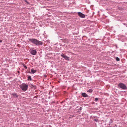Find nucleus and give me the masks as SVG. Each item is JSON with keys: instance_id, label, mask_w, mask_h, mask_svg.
<instances>
[{"instance_id": "1", "label": "nucleus", "mask_w": 127, "mask_h": 127, "mask_svg": "<svg viewBox=\"0 0 127 127\" xmlns=\"http://www.w3.org/2000/svg\"><path fill=\"white\" fill-rule=\"evenodd\" d=\"M29 40L31 43L36 45H42L43 44L42 42L35 39H29Z\"/></svg>"}, {"instance_id": "2", "label": "nucleus", "mask_w": 127, "mask_h": 127, "mask_svg": "<svg viewBox=\"0 0 127 127\" xmlns=\"http://www.w3.org/2000/svg\"><path fill=\"white\" fill-rule=\"evenodd\" d=\"M19 87L23 91H26L28 89V85L25 83H23L20 85Z\"/></svg>"}, {"instance_id": "3", "label": "nucleus", "mask_w": 127, "mask_h": 127, "mask_svg": "<svg viewBox=\"0 0 127 127\" xmlns=\"http://www.w3.org/2000/svg\"><path fill=\"white\" fill-rule=\"evenodd\" d=\"M118 86L119 88L123 89L125 90L127 89V87L126 86L122 83H120L119 84Z\"/></svg>"}, {"instance_id": "4", "label": "nucleus", "mask_w": 127, "mask_h": 127, "mask_svg": "<svg viewBox=\"0 0 127 127\" xmlns=\"http://www.w3.org/2000/svg\"><path fill=\"white\" fill-rule=\"evenodd\" d=\"M29 51L33 55H35L37 53L36 50L35 49H30Z\"/></svg>"}, {"instance_id": "5", "label": "nucleus", "mask_w": 127, "mask_h": 127, "mask_svg": "<svg viewBox=\"0 0 127 127\" xmlns=\"http://www.w3.org/2000/svg\"><path fill=\"white\" fill-rule=\"evenodd\" d=\"M61 56L63 58H64V59L67 61L69 60V57H67L63 53H62L61 55Z\"/></svg>"}, {"instance_id": "6", "label": "nucleus", "mask_w": 127, "mask_h": 127, "mask_svg": "<svg viewBox=\"0 0 127 127\" xmlns=\"http://www.w3.org/2000/svg\"><path fill=\"white\" fill-rule=\"evenodd\" d=\"M78 15L81 18H84L85 17V15L81 12H78Z\"/></svg>"}, {"instance_id": "7", "label": "nucleus", "mask_w": 127, "mask_h": 127, "mask_svg": "<svg viewBox=\"0 0 127 127\" xmlns=\"http://www.w3.org/2000/svg\"><path fill=\"white\" fill-rule=\"evenodd\" d=\"M82 95L84 97H86L88 96V95L85 93H83L82 94Z\"/></svg>"}, {"instance_id": "8", "label": "nucleus", "mask_w": 127, "mask_h": 127, "mask_svg": "<svg viewBox=\"0 0 127 127\" xmlns=\"http://www.w3.org/2000/svg\"><path fill=\"white\" fill-rule=\"evenodd\" d=\"M31 71L32 73L33 74H34V73H35L36 71V70H34L33 69H31Z\"/></svg>"}, {"instance_id": "9", "label": "nucleus", "mask_w": 127, "mask_h": 127, "mask_svg": "<svg viewBox=\"0 0 127 127\" xmlns=\"http://www.w3.org/2000/svg\"><path fill=\"white\" fill-rule=\"evenodd\" d=\"M12 95H13L14 97H18V96L17 94L16 93H13L12 94Z\"/></svg>"}, {"instance_id": "10", "label": "nucleus", "mask_w": 127, "mask_h": 127, "mask_svg": "<svg viewBox=\"0 0 127 127\" xmlns=\"http://www.w3.org/2000/svg\"><path fill=\"white\" fill-rule=\"evenodd\" d=\"M28 80L31 81L32 80L31 77V76H29L28 77Z\"/></svg>"}, {"instance_id": "11", "label": "nucleus", "mask_w": 127, "mask_h": 127, "mask_svg": "<svg viewBox=\"0 0 127 127\" xmlns=\"http://www.w3.org/2000/svg\"><path fill=\"white\" fill-rule=\"evenodd\" d=\"M115 59H116V60L117 61H119L120 60V59L118 57H115Z\"/></svg>"}, {"instance_id": "12", "label": "nucleus", "mask_w": 127, "mask_h": 127, "mask_svg": "<svg viewBox=\"0 0 127 127\" xmlns=\"http://www.w3.org/2000/svg\"><path fill=\"white\" fill-rule=\"evenodd\" d=\"M93 90L92 89H90L87 91V92L90 93H92L93 92Z\"/></svg>"}, {"instance_id": "13", "label": "nucleus", "mask_w": 127, "mask_h": 127, "mask_svg": "<svg viewBox=\"0 0 127 127\" xmlns=\"http://www.w3.org/2000/svg\"><path fill=\"white\" fill-rule=\"evenodd\" d=\"M25 69H27V67L24 64L23 65Z\"/></svg>"}, {"instance_id": "14", "label": "nucleus", "mask_w": 127, "mask_h": 127, "mask_svg": "<svg viewBox=\"0 0 127 127\" xmlns=\"http://www.w3.org/2000/svg\"><path fill=\"white\" fill-rule=\"evenodd\" d=\"M98 100V98H96L95 99V100L96 101H97Z\"/></svg>"}, {"instance_id": "15", "label": "nucleus", "mask_w": 127, "mask_h": 127, "mask_svg": "<svg viewBox=\"0 0 127 127\" xmlns=\"http://www.w3.org/2000/svg\"><path fill=\"white\" fill-rule=\"evenodd\" d=\"M82 109V107H80V110H81Z\"/></svg>"}, {"instance_id": "16", "label": "nucleus", "mask_w": 127, "mask_h": 127, "mask_svg": "<svg viewBox=\"0 0 127 127\" xmlns=\"http://www.w3.org/2000/svg\"><path fill=\"white\" fill-rule=\"evenodd\" d=\"M44 76L45 77H47V75H46L45 74V75H44Z\"/></svg>"}, {"instance_id": "17", "label": "nucleus", "mask_w": 127, "mask_h": 127, "mask_svg": "<svg viewBox=\"0 0 127 127\" xmlns=\"http://www.w3.org/2000/svg\"><path fill=\"white\" fill-rule=\"evenodd\" d=\"M2 40L0 39V43L2 42Z\"/></svg>"}, {"instance_id": "18", "label": "nucleus", "mask_w": 127, "mask_h": 127, "mask_svg": "<svg viewBox=\"0 0 127 127\" xmlns=\"http://www.w3.org/2000/svg\"><path fill=\"white\" fill-rule=\"evenodd\" d=\"M95 121L96 122H97V120L96 119H95Z\"/></svg>"}, {"instance_id": "19", "label": "nucleus", "mask_w": 127, "mask_h": 127, "mask_svg": "<svg viewBox=\"0 0 127 127\" xmlns=\"http://www.w3.org/2000/svg\"><path fill=\"white\" fill-rule=\"evenodd\" d=\"M29 73H31V72H30V71H29Z\"/></svg>"}, {"instance_id": "20", "label": "nucleus", "mask_w": 127, "mask_h": 127, "mask_svg": "<svg viewBox=\"0 0 127 127\" xmlns=\"http://www.w3.org/2000/svg\"><path fill=\"white\" fill-rule=\"evenodd\" d=\"M50 126V127H51V126Z\"/></svg>"}]
</instances>
